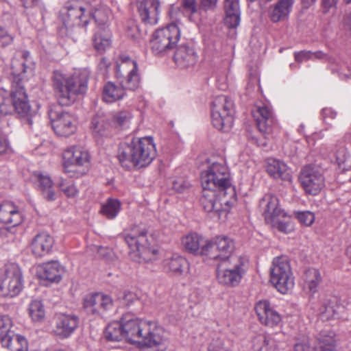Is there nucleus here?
I'll use <instances>...</instances> for the list:
<instances>
[{
  "label": "nucleus",
  "instance_id": "412c9836",
  "mask_svg": "<svg viewBox=\"0 0 351 351\" xmlns=\"http://www.w3.org/2000/svg\"><path fill=\"white\" fill-rule=\"evenodd\" d=\"M79 318L75 315L59 314L56 317L53 332L61 339L69 337L77 328Z\"/></svg>",
  "mask_w": 351,
  "mask_h": 351
},
{
  "label": "nucleus",
  "instance_id": "49530a36",
  "mask_svg": "<svg viewBox=\"0 0 351 351\" xmlns=\"http://www.w3.org/2000/svg\"><path fill=\"white\" fill-rule=\"evenodd\" d=\"M107 123L104 117L96 115L91 121L90 129L95 138H99L106 134Z\"/></svg>",
  "mask_w": 351,
  "mask_h": 351
},
{
  "label": "nucleus",
  "instance_id": "13d9d810",
  "mask_svg": "<svg viewBox=\"0 0 351 351\" xmlns=\"http://www.w3.org/2000/svg\"><path fill=\"white\" fill-rule=\"evenodd\" d=\"M118 299L123 305L126 306H130L134 301L137 300L136 295L131 291H124L121 296Z\"/></svg>",
  "mask_w": 351,
  "mask_h": 351
},
{
  "label": "nucleus",
  "instance_id": "603ef678",
  "mask_svg": "<svg viewBox=\"0 0 351 351\" xmlns=\"http://www.w3.org/2000/svg\"><path fill=\"white\" fill-rule=\"evenodd\" d=\"M208 351H232L231 348L225 345L221 338L213 339L208 346Z\"/></svg>",
  "mask_w": 351,
  "mask_h": 351
},
{
  "label": "nucleus",
  "instance_id": "8fccbe9b",
  "mask_svg": "<svg viewBox=\"0 0 351 351\" xmlns=\"http://www.w3.org/2000/svg\"><path fill=\"white\" fill-rule=\"evenodd\" d=\"M226 17L224 19L225 24L230 28H235L240 23V11L239 9L235 10H225Z\"/></svg>",
  "mask_w": 351,
  "mask_h": 351
},
{
  "label": "nucleus",
  "instance_id": "e2e57ef3",
  "mask_svg": "<svg viewBox=\"0 0 351 351\" xmlns=\"http://www.w3.org/2000/svg\"><path fill=\"white\" fill-rule=\"evenodd\" d=\"M339 0H322L324 12L326 13L331 8H336Z\"/></svg>",
  "mask_w": 351,
  "mask_h": 351
},
{
  "label": "nucleus",
  "instance_id": "5701e85b",
  "mask_svg": "<svg viewBox=\"0 0 351 351\" xmlns=\"http://www.w3.org/2000/svg\"><path fill=\"white\" fill-rule=\"evenodd\" d=\"M255 311L261 324L273 328L281 322L280 314L271 307L267 300H261L256 303Z\"/></svg>",
  "mask_w": 351,
  "mask_h": 351
},
{
  "label": "nucleus",
  "instance_id": "09e8293b",
  "mask_svg": "<svg viewBox=\"0 0 351 351\" xmlns=\"http://www.w3.org/2000/svg\"><path fill=\"white\" fill-rule=\"evenodd\" d=\"M132 114L127 110L117 112L113 116L112 121L118 127L128 128L132 119Z\"/></svg>",
  "mask_w": 351,
  "mask_h": 351
},
{
  "label": "nucleus",
  "instance_id": "864d4df0",
  "mask_svg": "<svg viewBox=\"0 0 351 351\" xmlns=\"http://www.w3.org/2000/svg\"><path fill=\"white\" fill-rule=\"evenodd\" d=\"M299 221L306 226H311L315 221V215L310 211H301L296 213Z\"/></svg>",
  "mask_w": 351,
  "mask_h": 351
},
{
  "label": "nucleus",
  "instance_id": "423d86ee",
  "mask_svg": "<svg viewBox=\"0 0 351 351\" xmlns=\"http://www.w3.org/2000/svg\"><path fill=\"white\" fill-rule=\"evenodd\" d=\"M247 261L241 256H232L220 262L217 267L218 282L228 287H237L247 270Z\"/></svg>",
  "mask_w": 351,
  "mask_h": 351
},
{
  "label": "nucleus",
  "instance_id": "f3484780",
  "mask_svg": "<svg viewBox=\"0 0 351 351\" xmlns=\"http://www.w3.org/2000/svg\"><path fill=\"white\" fill-rule=\"evenodd\" d=\"M298 180L305 192L312 195L319 193L325 186L322 173L317 167L311 165L302 168Z\"/></svg>",
  "mask_w": 351,
  "mask_h": 351
},
{
  "label": "nucleus",
  "instance_id": "39448f33",
  "mask_svg": "<svg viewBox=\"0 0 351 351\" xmlns=\"http://www.w3.org/2000/svg\"><path fill=\"white\" fill-rule=\"evenodd\" d=\"M124 240L130 249L129 256L138 263L156 261L158 258V250L152 244L145 229L134 228L124 236Z\"/></svg>",
  "mask_w": 351,
  "mask_h": 351
},
{
  "label": "nucleus",
  "instance_id": "9d476101",
  "mask_svg": "<svg viewBox=\"0 0 351 351\" xmlns=\"http://www.w3.org/2000/svg\"><path fill=\"white\" fill-rule=\"evenodd\" d=\"M180 38V31L176 23L156 29L150 41L152 52L163 56L176 45Z\"/></svg>",
  "mask_w": 351,
  "mask_h": 351
},
{
  "label": "nucleus",
  "instance_id": "c9c22d12",
  "mask_svg": "<svg viewBox=\"0 0 351 351\" xmlns=\"http://www.w3.org/2000/svg\"><path fill=\"white\" fill-rule=\"evenodd\" d=\"M336 339L333 332L322 331L317 337L316 351H335Z\"/></svg>",
  "mask_w": 351,
  "mask_h": 351
},
{
  "label": "nucleus",
  "instance_id": "6ab92c4d",
  "mask_svg": "<svg viewBox=\"0 0 351 351\" xmlns=\"http://www.w3.org/2000/svg\"><path fill=\"white\" fill-rule=\"evenodd\" d=\"M82 304L86 313L101 316L104 313L112 308L113 300L108 295L97 292L85 295L83 298Z\"/></svg>",
  "mask_w": 351,
  "mask_h": 351
},
{
  "label": "nucleus",
  "instance_id": "6e6d98bb",
  "mask_svg": "<svg viewBox=\"0 0 351 351\" xmlns=\"http://www.w3.org/2000/svg\"><path fill=\"white\" fill-rule=\"evenodd\" d=\"M294 351H316V350L311 346L308 338L303 337L297 339L294 345Z\"/></svg>",
  "mask_w": 351,
  "mask_h": 351
},
{
  "label": "nucleus",
  "instance_id": "aec40b11",
  "mask_svg": "<svg viewBox=\"0 0 351 351\" xmlns=\"http://www.w3.org/2000/svg\"><path fill=\"white\" fill-rule=\"evenodd\" d=\"M122 322L124 338L132 343H138L147 321L125 314L122 316Z\"/></svg>",
  "mask_w": 351,
  "mask_h": 351
},
{
  "label": "nucleus",
  "instance_id": "c85d7f7f",
  "mask_svg": "<svg viewBox=\"0 0 351 351\" xmlns=\"http://www.w3.org/2000/svg\"><path fill=\"white\" fill-rule=\"evenodd\" d=\"M63 269L58 261H51L39 266L40 279L50 282H58L62 278Z\"/></svg>",
  "mask_w": 351,
  "mask_h": 351
},
{
  "label": "nucleus",
  "instance_id": "20e7f679",
  "mask_svg": "<svg viewBox=\"0 0 351 351\" xmlns=\"http://www.w3.org/2000/svg\"><path fill=\"white\" fill-rule=\"evenodd\" d=\"M156 156L155 144L152 137L132 138L120 143L117 157L125 169H137L149 165Z\"/></svg>",
  "mask_w": 351,
  "mask_h": 351
},
{
  "label": "nucleus",
  "instance_id": "4468645a",
  "mask_svg": "<svg viewBox=\"0 0 351 351\" xmlns=\"http://www.w3.org/2000/svg\"><path fill=\"white\" fill-rule=\"evenodd\" d=\"M65 171L75 173L71 176H80L88 171L90 166V155L82 147L73 146L68 148L64 153Z\"/></svg>",
  "mask_w": 351,
  "mask_h": 351
},
{
  "label": "nucleus",
  "instance_id": "f03ea898",
  "mask_svg": "<svg viewBox=\"0 0 351 351\" xmlns=\"http://www.w3.org/2000/svg\"><path fill=\"white\" fill-rule=\"evenodd\" d=\"M91 16L95 19L98 28L106 30L110 19L112 18L110 10L106 6H101L90 14L87 8L77 1H71L66 3L61 12L62 26L60 28L62 34L71 36L74 28L86 27Z\"/></svg>",
  "mask_w": 351,
  "mask_h": 351
},
{
  "label": "nucleus",
  "instance_id": "0e129e2a",
  "mask_svg": "<svg viewBox=\"0 0 351 351\" xmlns=\"http://www.w3.org/2000/svg\"><path fill=\"white\" fill-rule=\"evenodd\" d=\"M9 148V143L5 136L0 133V155L5 154Z\"/></svg>",
  "mask_w": 351,
  "mask_h": 351
},
{
  "label": "nucleus",
  "instance_id": "e433bc0d",
  "mask_svg": "<svg viewBox=\"0 0 351 351\" xmlns=\"http://www.w3.org/2000/svg\"><path fill=\"white\" fill-rule=\"evenodd\" d=\"M321 280V275L317 269L309 268L305 271L304 274V287L308 289L311 293L317 291Z\"/></svg>",
  "mask_w": 351,
  "mask_h": 351
},
{
  "label": "nucleus",
  "instance_id": "7c9ffc66",
  "mask_svg": "<svg viewBox=\"0 0 351 351\" xmlns=\"http://www.w3.org/2000/svg\"><path fill=\"white\" fill-rule=\"evenodd\" d=\"M294 0H278L269 10V16L274 23L285 21L292 10Z\"/></svg>",
  "mask_w": 351,
  "mask_h": 351
},
{
  "label": "nucleus",
  "instance_id": "c756f323",
  "mask_svg": "<svg viewBox=\"0 0 351 351\" xmlns=\"http://www.w3.org/2000/svg\"><path fill=\"white\" fill-rule=\"evenodd\" d=\"M266 171L274 179L290 180L291 178L287 165L284 162L274 158L267 160Z\"/></svg>",
  "mask_w": 351,
  "mask_h": 351
},
{
  "label": "nucleus",
  "instance_id": "ea45409f",
  "mask_svg": "<svg viewBox=\"0 0 351 351\" xmlns=\"http://www.w3.org/2000/svg\"><path fill=\"white\" fill-rule=\"evenodd\" d=\"M121 209V203L116 199H108L101 207L100 213L109 219L117 217Z\"/></svg>",
  "mask_w": 351,
  "mask_h": 351
},
{
  "label": "nucleus",
  "instance_id": "7ed1b4c3",
  "mask_svg": "<svg viewBox=\"0 0 351 351\" xmlns=\"http://www.w3.org/2000/svg\"><path fill=\"white\" fill-rule=\"evenodd\" d=\"M89 72L86 69H75L73 73L55 71L52 82L58 102L62 106L73 104L78 95L86 93Z\"/></svg>",
  "mask_w": 351,
  "mask_h": 351
},
{
  "label": "nucleus",
  "instance_id": "ddd939ff",
  "mask_svg": "<svg viewBox=\"0 0 351 351\" xmlns=\"http://www.w3.org/2000/svg\"><path fill=\"white\" fill-rule=\"evenodd\" d=\"M234 250V243L231 239L225 236H218L212 241L208 240L204 242L202 246V255L210 259L223 262L229 260L232 256H237L232 254Z\"/></svg>",
  "mask_w": 351,
  "mask_h": 351
},
{
  "label": "nucleus",
  "instance_id": "de8ad7c7",
  "mask_svg": "<svg viewBox=\"0 0 351 351\" xmlns=\"http://www.w3.org/2000/svg\"><path fill=\"white\" fill-rule=\"evenodd\" d=\"M278 335L263 338V343L258 351H278L282 347V342Z\"/></svg>",
  "mask_w": 351,
  "mask_h": 351
},
{
  "label": "nucleus",
  "instance_id": "f257e3e1",
  "mask_svg": "<svg viewBox=\"0 0 351 351\" xmlns=\"http://www.w3.org/2000/svg\"><path fill=\"white\" fill-rule=\"evenodd\" d=\"M12 69L11 92L0 88V112L3 116L16 112L21 117L26 118L28 124L32 125V117L36 113L31 109L25 90V83L34 75L35 64L30 53L22 51L21 60H13Z\"/></svg>",
  "mask_w": 351,
  "mask_h": 351
},
{
  "label": "nucleus",
  "instance_id": "37998d69",
  "mask_svg": "<svg viewBox=\"0 0 351 351\" xmlns=\"http://www.w3.org/2000/svg\"><path fill=\"white\" fill-rule=\"evenodd\" d=\"M8 344H2L11 351H27L28 343L27 340L22 336L16 335L14 332L8 338Z\"/></svg>",
  "mask_w": 351,
  "mask_h": 351
},
{
  "label": "nucleus",
  "instance_id": "c03bdc74",
  "mask_svg": "<svg viewBox=\"0 0 351 351\" xmlns=\"http://www.w3.org/2000/svg\"><path fill=\"white\" fill-rule=\"evenodd\" d=\"M29 315L34 322H42L45 318V311L42 302L33 300L28 307Z\"/></svg>",
  "mask_w": 351,
  "mask_h": 351
},
{
  "label": "nucleus",
  "instance_id": "1a4fd4ad",
  "mask_svg": "<svg viewBox=\"0 0 351 351\" xmlns=\"http://www.w3.org/2000/svg\"><path fill=\"white\" fill-rule=\"evenodd\" d=\"M270 282L282 294L287 293L294 287V276L287 257L274 259L270 268Z\"/></svg>",
  "mask_w": 351,
  "mask_h": 351
},
{
  "label": "nucleus",
  "instance_id": "9b49d317",
  "mask_svg": "<svg viewBox=\"0 0 351 351\" xmlns=\"http://www.w3.org/2000/svg\"><path fill=\"white\" fill-rule=\"evenodd\" d=\"M23 287V274L15 263L5 265L3 274L0 277V295L12 298L18 295Z\"/></svg>",
  "mask_w": 351,
  "mask_h": 351
},
{
  "label": "nucleus",
  "instance_id": "052dcab7",
  "mask_svg": "<svg viewBox=\"0 0 351 351\" xmlns=\"http://www.w3.org/2000/svg\"><path fill=\"white\" fill-rule=\"evenodd\" d=\"M189 186L190 184L188 182L182 180H175L173 182V189L179 193L184 192Z\"/></svg>",
  "mask_w": 351,
  "mask_h": 351
},
{
  "label": "nucleus",
  "instance_id": "680f3d73",
  "mask_svg": "<svg viewBox=\"0 0 351 351\" xmlns=\"http://www.w3.org/2000/svg\"><path fill=\"white\" fill-rule=\"evenodd\" d=\"M182 5L186 10L191 13H195L197 11L195 0H182Z\"/></svg>",
  "mask_w": 351,
  "mask_h": 351
},
{
  "label": "nucleus",
  "instance_id": "f704fd0d",
  "mask_svg": "<svg viewBox=\"0 0 351 351\" xmlns=\"http://www.w3.org/2000/svg\"><path fill=\"white\" fill-rule=\"evenodd\" d=\"M207 241L200 235L192 233L182 237V244L189 252L202 255V246Z\"/></svg>",
  "mask_w": 351,
  "mask_h": 351
},
{
  "label": "nucleus",
  "instance_id": "774afa93",
  "mask_svg": "<svg viewBox=\"0 0 351 351\" xmlns=\"http://www.w3.org/2000/svg\"><path fill=\"white\" fill-rule=\"evenodd\" d=\"M218 0H201V6L205 10L215 8Z\"/></svg>",
  "mask_w": 351,
  "mask_h": 351
},
{
  "label": "nucleus",
  "instance_id": "4c0bfd02",
  "mask_svg": "<svg viewBox=\"0 0 351 351\" xmlns=\"http://www.w3.org/2000/svg\"><path fill=\"white\" fill-rule=\"evenodd\" d=\"M35 177L39 182V187L42 191L43 195L49 201L56 199L55 192L52 189V181L47 175L40 173H36Z\"/></svg>",
  "mask_w": 351,
  "mask_h": 351
},
{
  "label": "nucleus",
  "instance_id": "cd10ccee",
  "mask_svg": "<svg viewBox=\"0 0 351 351\" xmlns=\"http://www.w3.org/2000/svg\"><path fill=\"white\" fill-rule=\"evenodd\" d=\"M173 60L178 67L186 69L196 63L197 55L193 48L182 45L176 49Z\"/></svg>",
  "mask_w": 351,
  "mask_h": 351
},
{
  "label": "nucleus",
  "instance_id": "72a5a7b5",
  "mask_svg": "<svg viewBox=\"0 0 351 351\" xmlns=\"http://www.w3.org/2000/svg\"><path fill=\"white\" fill-rule=\"evenodd\" d=\"M125 86L117 84L114 82H107L103 88V99L106 103H112L121 99L125 95Z\"/></svg>",
  "mask_w": 351,
  "mask_h": 351
},
{
  "label": "nucleus",
  "instance_id": "a19ab883",
  "mask_svg": "<svg viewBox=\"0 0 351 351\" xmlns=\"http://www.w3.org/2000/svg\"><path fill=\"white\" fill-rule=\"evenodd\" d=\"M336 161L343 169L351 167V154L343 145H337L335 149Z\"/></svg>",
  "mask_w": 351,
  "mask_h": 351
},
{
  "label": "nucleus",
  "instance_id": "4d7b16f0",
  "mask_svg": "<svg viewBox=\"0 0 351 351\" xmlns=\"http://www.w3.org/2000/svg\"><path fill=\"white\" fill-rule=\"evenodd\" d=\"M13 40L14 36L0 25V47H5L12 43Z\"/></svg>",
  "mask_w": 351,
  "mask_h": 351
},
{
  "label": "nucleus",
  "instance_id": "473e14b6",
  "mask_svg": "<svg viewBox=\"0 0 351 351\" xmlns=\"http://www.w3.org/2000/svg\"><path fill=\"white\" fill-rule=\"evenodd\" d=\"M344 307L340 304L337 298L332 297L325 302L320 308L322 319L329 320L333 318H339Z\"/></svg>",
  "mask_w": 351,
  "mask_h": 351
},
{
  "label": "nucleus",
  "instance_id": "338daca9",
  "mask_svg": "<svg viewBox=\"0 0 351 351\" xmlns=\"http://www.w3.org/2000/svg\"><path fill=\"white\" fill-rule=\"evenodd\" d=\"M322 114L324 120L326 121L328 118L335 119L337 113L330 108H324L322 109Z\"/></svg>",
  "mask_w": 351,
  "mask_h": 351
},
{
  "label": "nucleus",
  "instance_id": "4be33fe9",
  "mask_svg": "<svg viewBox=\"0 0 351 351\" xmlns=\"http://www.w3.org/2000/svg\"><path fill=\"white\" fill-rule=\"evenodd\" d=\"M253 115L261 132L269 134L271 132L272 127L276 124V119L270 107L265 104L257 106L253 110Z\"/></svg>",
  "mask_w": 351,
  "mask_h": 351
},
{
  "label": "nucleus",
  "instance_id": "f8f14e48",
  "mask_svg": "<svg viewBox=\"0 0 351 351\" xmlns=\"http://www.w3.org/2000/svg\"><path fill=\"white\" fill-rule=\"evenodd\" d=\"M144 327L142 337L138 343L139 348L146 351H165L167 338L164 328L151 321H147Z\"/></svg>",
  "mask_w": 351,
  "mask_h": 351
},
{
  "label": "nucleus",
  "instance_id": "2f4dec72",
  "mask_svg": "<svg viewBox=\"0 0 351 351\" xmlns=\"http://www.w3.org/2000/svg\"><path fill=\"white\" fill-rule=\"evenodd\" d=\"M165 269L174 276L182 275L189 270V263L186 259L175 254L166 258L163 261Z\"/></svg>",
  "mask_w": 351,
  "mask_h": 351
},
{
  "label": "nucleus",
  "instance_id": "0eeeda50",
  "mask_svg": "<svg viewBox=\"0 0 351 351\" xmlns=\"http://www.w3.org/2000/svg\"><path fill=\"white\" fill-rule=\"evenodd\" d=\"M202 186L210 189H216L219 193L226 195L230 191L234 195V189L230 181V173L228 167L219 162H213L201 175Z\"/></svg>",
  "mask_w": 351,
  "mask_h": 351
},
{
  "label": "nucleus",
  "instance_id": "3c124183",
  "mask_svg": "<svg viewBox=\"0 0 351 351\" xmlns=\"http://www.w3.org/2000/svg\"><path fill=\"white\" fill-rule=\"evenodd\" d=\"M269 223L280 232L285 234H289L294 230L293 223L291 220L280 221L278 218H276L275 222Z\"/></svg>",
  "mask_w": 351,
  "mask_h": 351
},
{
  "label": "nucleus",
  "instance_id": "69168bd1",
  "mask_svg": "<svg viewBox=\"0 0 351 351\" xmlns=\"http://www.w3.org/2000/svg\"><path fill=\"white\" fill-rule=\"evenodd\" d=\"M225 10H235L239 9V0H225L224 3Z\"/></svg>",
  "mask_w": 351,
  "mask_h": 351
},
{
  "label": "nucleus",
  "instance_id": "bf43d9fd",
  "mask_svg": "<svg viewBox=\"0 0 351 351\" xmlns=\"http://www.w3.org/2000/svg\"><path fill=\"white\" fill-rule=\"evenodd\" d=\"M294 58L297 62L302 63L313 59V52L311 51H301L294 53Z\"/></svg>",
  "mask_w": 351,
  "mask_h": 351
},
{
  "label": "nucleus",
  "instance_id": "393cba45",
  "mask_svg": "<svg viewBox=\"0 0 351 351\" xmlns=\"http://www.w3.org/2000/svg\"><path fill=\"white\" fill-rule=\"evenodd\" d=\"M158 0H137L140 17L145 24L154 25L158 20Z\"/></svg>",
  "mask_w": 351,
  "mask_h": 351
},
{
  "label": "nucleus",
  "instance_id": "2eb2a0df",
  "mask_svg": "<svg viewBox=\"0 0 351 351\" xmlns=\"http://www.w3.org/2000/svg\"><path fill=\"white\" fill-rule=\"evenodd\" d=\"M202 195L200 203L205 211L214 212L220 215L228 213L235 202L234 198L228 199L226 195L219 193L216 189H210L202 186Z\"/></svg>",
  "mask_w": 351,
  "mask_h": 351
},
{
  "label": "nucleus",
  "instance_id": "79ce46f5",
  "mask_svg": "<svg viewBox=\"0 0 351 351\" xmlns=\"http://www.w3.org/2000/svg\"><path fill=\"white\" fill-rule=\"evenodd\" d=\"M12 322L8 315L0 316V341L2 344H8V338L14 332L11 330Z\"/></svg>",
  "mask_w": 351,
  "mask_h": 351
},
{
  "label": "nucleus",
  "instance_id": "bb28decb",
  "mask_svg": "<svg viewBox=\"0 0 351 351\" xmlns=\"http://www.w3.org/2000/svg\"><path fill=\"white\" fill-rule=\"evenodd\" d=\"M53 244L54 239L49 234L45 232H40L32 241L31 251L34 256L42 257L51 251Z\"/></svg>",
  "mask_w": 351,
  "mask_h": 351
},
{
  "label": "nucleus",
  "instance_id": "b1692460",
  "mask_svg": "<svg viewBox=\"0 0 351 351\" xmlns=\"http://www.w3.org/2000/svg\"><path fill=\"white\" fill-rule=\"evenodd\" d=\"M278 199L276 196L267 194L260 201V207L263 212L265 221L275 222V219L280 217H285V213L278 206Z\"/></svg>",
  "mask_w": 351,
  "mask_h": 351
},
{
  "label": "nucleus",
  "instance_id": "a18cd8bd",
  "mask_svg": "<svg viewBox=\"0 0 351 351\" xmlns=\"http://www.w3.org/2000/svg\"><path fill=\"white\" fill-rule=\"evenodd\" d=\"M95 49L100 53L105 51L110 45V36L106 30L102 32H96L93 37Z\"/></svg>",
  "mask_w": 351,
  "mask_h": 351
},
{
  "label": "nucleus",
  "instance_id": "58836bf2",
  "mask_svg": "<svg viewBox=\"0 0 351 351\" xmlns=\"http://www.w3.org/2000/svg\"><path fill=\"white\" fill-rule=\"evenodd\" d=\"M122 318L121 322H112L110 323L105 330V337L108 340L119 341L124 338Z\"/></svg>",
  "mask_w": 351,
  "mask_h": 351
},
{
  "label": "nucleus",
  "instance_id": "6e6552de",
  "mask_svg": "<svg viewBox=\"0 0 351 351\" xmlns=\"http://www.w3.org/2000/svg\"><path fill=\"white\" fill-rule=\"evenodd\" d=\"M234 104L226 95L216 97L211 104L212 123L217 129L227 132L230 130L234 121Z\"/></svg>",
  "mask_w": 351,
  "mask_h": 351
},
{
  "label": "nucleus",
  "instance_id": "dca6fc26",
  "mask_svg": "<svg viewBox=\"0 0 351 351\" xmlns=\"http://www.w3.org/2000/svg\"><path fill=\"white\" fill-rule=\"evenodd\" d=\"M116 77L128 90H136L140 86L141 78L137 63L128 56L120 58L116 66Z\"/></svg>",
  "mask_w": 351,
  "mask_h": 351
},
{
  "label": "nucleus",
  "instance_id": "5fc2aeb1",
  "mask_svg": "<svg viewBox=\"0 0 351 351\" xmlns=\"http://www.w3.org/2000/svg\"><path fill=\"white\" fill-rule=\"evenodd\" d=\"M60 189L68 197H75L78 194V190L73 184H67L62 180L58 183Z\"/></svg>",
  "mask_w": 351,
  "mask_h": 351
},
{
  "label": "nucleus",
  "instance_id": "a878e982",
  "mask_svg": "<svg viewBox=\"0 0 351 351\" xmlns=\"http://www.w3.org/2000/svg\"><path fill=\"white\" fill-rule=\"evenodd\" d=\"M0 221L15 227L23 221V215L13 202L5 201L0 204Z\"/></svg>",
  "mask_w": 351,
  "mask_h": 351
},
{
  "label": "nucleus",
  "instance_id": "a211bd4d",
  "mask_svg": "<svg viewBox=\"0 0 351 351\" xmlns=\"http://www.w3.org/2000/svg\"><path fill=\"white\" fill-rule=\"evenodd\" d=\"M51 126L55 133L60 136L68 137L77 130V119L71 113L51 109L49 112Z\"/></svg>",
  "mask_w": 351,
  "mask_h": 351
}]
</instances>
